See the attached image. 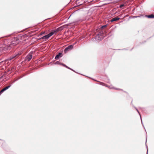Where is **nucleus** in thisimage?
<instances>
[{"instance_id":"obj_6","label":"nucleus","mask_w":154,"mask_h":154,"mask_svg":"<svg viewBox=\"0 0 154 154\" xmlns=\"http://www.w3.org/2000/svg\"><path fill=\"white\" fill-rule=\"evenodd\" d=\"M120 19V18H119V17H114V18H112L111 20V21L112 22V21H116Z\"/></svg>"},{"instance_id":"obj_9","label":"nucleus","mask_w":154,"mask_h":154,"mask_svg":"<svg viewBox=\"0 0 154 154\" xmlns=\"http://www.w3.org/2000/svg\"><path fill=\"white\" fill-rule=\"evenodd\" d=\"M62 65L63 66L67 68H68V69H70V68H69L66 65H65V64H62Z\"/></svg>"},{"instance_id":"obj_11","label":"nucleus","mask_w":154,"mask_h":154,"mask_svg":"<svg viewBox=\"0 0 154 154\" xmlns=\"http://www.w3.org/2000/svg\"><path fill=\"white\" fill-rule=\"evenodd\" d=\"M124 5H120V8H122V7Z\"/></svg>"},{"instance_id":"obj_3","label":"nucleus","mask_w":154,"mask_h":154,"mask_svg":"<svg viewBox=\"0 0 154 154\" xmlns=\"http://www.w3.org/2000/svg\"><path fill=\"white\" fill-rule=\"evenodd\" d=\"M73 48V46L72 45H70L66 47L64 50V52L65 53H66L67 51H69L72 49Z\"/></svg>"},{"instance_id":"obj_1","label":"nucleus","mask_w":154,"mask_h":154,"mask_svg":"<svg viewBox=\"0 0 154 154\" xmlns=\"http://www.w3.org/2000/svg\"><path fill=\"white\" fill-rule=\"evenodd\" d=\"M57 32V30H54L52 32H51L49 34L47 35H45L41 38V39H42L45 40H46L48 39L51 36L53 35L56 32Z\"/></svg>"},{"instance_id":"obj_7","label":"nucleus","mask_w":154,"mask_h":154,"mask_svg":"<svg viewBox=\"0 0 154 154\" xmlns=\"http://www.w3.org/2000/svg\"><path fill=\"white\" fill-rule=\"evenodd\" d=\"M146 16L148 18H154V15L153 14H151L150 15H146Z\"/></svg>"},{"instance_id":"obj_2","label":"nucleus","mask_w":154,"mask_h":154,"mask_svg":"<svg viewBox=\"0 0 154 154\" xmlns=\"http://www.w3.org/2000/svg\"><path fill=\"white\" fill-rule=\"evenodd\" d=\"M33 52H31L26 57V60L28 61H30L32 57Z\"/></svg>"},{"instance_id":"obj_10","label":"nucleus","mask_w":154,"mask_h":154,"mask_svg":"<svg viewBox=\"0 0 154 154\" xmlns=\"http://www.w3.org/2000/svg\"><path fill=\"white\" fill-rule=\"evenodd\" d=\"M106 25H105L102 26L101 27V29H103V28L106 27Z\"/></svg>"},{"instance_id":"obj_12","label":"nucleus","mask_w":154,"mask_h":154,"mask_svg":"<svg viewBox=\"0 0 154 154\" xmlns=\"http://www.w3.org/2000/svg\"><path fill=\"white\" fill-rule=\"evenodd\" d=\"M56 63V64H60V63L59 62H57Z\"/></svg>"},{"instance_id":"obj_14","label":"nucleus","mask_w":154,"mask_h":154,"mask_svg":"<svg viewBox=\"0 0 154 154\" xmlns=\"http://www.w3.org/2000/svg\"><path fill=\"white\" fill-rule=\"evenodd\" d=\"M98 36H99V35H96V36L97 37H98Z\"/></svg>"},{"instance_id":"obj_13","label":"nucleus","mask_w":154,"mask_h":154,"mask_svg":"<svg viewBox=\"0 0 154 154\" xmlns=\"http://www.w3.org/2000/svg\"><path fill=\"white\" fill-rule=\"evenodd\" d=\"M4 61H2L1 62V63H4Z\"/></svg>"},{"instance_id":"obj_4","label":"nucleus","mask_w":154,"mask_h":154,"mask_svg":"<svg viewBox=\"0 0 154 154\" xmlns=\"http://www.w3.org/2000/svg\"><path fill=\"white\" fill-rule=\"evenodd\" d=\"M62 54L61 53H59L55 57V59L56 60H57L59 59L60 57H62Z\"/></svg>"},{"instance_id":"obj_8","label":"nucleus","mask_w":154,"mask_h":154,"mask_svg":"<svg viewBox=\"0 0 154 154\" xmlns=\"http://www.w3.org/2000/svg\"><path fill=\"white\" fill-rule=\"evenodd\" d=\"M16 55H17V54L16 55V56H12L9 59V60H11L13 58H14Z\"/></svg>"},{"instance_id":"obj_5","label":"nucleus","mask_w":154,"mask_h":154,"mask_svg":"<svg viewBox=\"0 0 154 154\" xmlns=\"http://www.w3.org/2000/svg\"><path fill=\"white\" fill-rule=\"evenodd\" d=\"M11 86H7L5 88H4L3 89H2V90H1V93L3 92L7 89H8Z\"/></svg>"}]
</instances>
